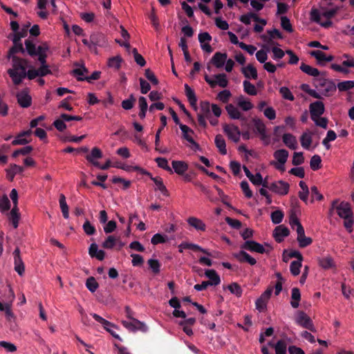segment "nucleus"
Instances as JSON below:
<instances>
[{"instance_id":"1","label":"nucleus","mask_w":354,"mask_h":354,"mask_svg":"<svg viewBox=\"0 0 354 354\" xmlns=\"http://www.w3.org/2000/svg\"><path fill=\"white\" fill-rule=\"evenodd\" d=\"M12 62V68L8 70V73L11 77L15 85H19L22 80L26 77L27 61L17 56L10 57Z\"/></svg>"},{"instance_id":"2","label":"nucleus","mask_w":354,"mask_h":354,"mask_svg":"<svg viewBox=\"0 0 354 354\" xmlns=\"http://www.w3.org/2000/svg\"><path fill=\"white\" fill-rule=\"evenodd\" d=\"M332 209H335L337 215L341 218L353 217L351 205L348 202L342 201L339 203L338 200H334L332 202Z\"/></svg>"},{"instance_id":"3","label":"nucleus","mask_w":354,"mask_h":354,"mask_svg":"<svg viewBox=\"0 0 354 354\" xmlns=\"http://www.w3.org/2000/svg\"><path fill=\"white\" fill-rule=\"evenodd\" d=\"M132 169L134 171H139L140 174L143 175L149 176L150 179L153 180L155 185H156V189H158L164 196H168L169 195V192L165 185H164L162 179L160 177H153L150 172L138 166H136Z\"/></svg>"},{"instance_id":"4","label":"nucleus","mask_w":354,"mask_h":354,"mask_svg":"<svg viewBox=\"0 0 354 354\" xmlns=\"http://www.w3.org/2000/svg\"><path fill=\"white\" fill-rule=\"evenodd\" d=\"M215 80L212 79L208 75L205 74L204 79L211 88H215L218 85L221 88H225L228 85L227 75L225 73H219L214 75Z\"/></svg>"},{"instance_id":"5","label":"nucleus","mask_w":354,"mask_h":354,"mask_svg":"<svg viewBox=\"0 0 354 354\" xmlns=\"http://www.w3.org/2000/svg\"><path fill=\"white\" fill-rule=\"evenodd\" d=\"M223 131L228 138L234 142H238L240 140L241 131L239 127L234 124H224Z\"/></svg>"},{"instance_id":"6","label":"nucleus","mask_w":354,"mask_h":354,"mask_svg":"<svg viewBox=\"0 0 354 354\" xmlns=\"http://www.w3.org/2000/svg\"><path fill=\"white\" fill-rule=\"evenodd\" d=\"M272 292V288H269L261 294L259 298L257 299L255 302L256 308L259 312H263L266 309L267 303L270 298Z\"/></svg>"},{"instance_id":"7","label":"nucleus","mask_w":354,"mask_h":354,"mask_svg":"<svg viewBox=\"0 0 354 354\" xmlns=\"http://www.w3.org/2000/svg\"><path fill=\"white\" fill-rule=\"evenodd\" d=\"M241 248L250 252H255L259 254L269 253V250H266L263 245L254 241H246L242 245Z\"/></svg>"},{"instance_id":"8","label":"nucleus","mask_w":354,"mask_h":354,"mask_svg":"<svg viewBox=\"0 0 354 354\" xmlns=\"http://www.w3.org/2000/svg\"><path fill=\"white\" fill-rule=\"evenodd\" d=\"M296 322L299 325L306 329H308L310 331L315 330L311 319L303 311H299L298 313Z\"/></svg>"},{"instance_id":"9","label":"nucleus","mask_w":354,"mask_h":354,"mask_svg":"<svg viewBox=\"0 0 354 354\" xmlns=\"http://www.w3.org/2000/svg\"><path fill=\"white\" fill-rule=\"evenodd\" d=\"M309 111L311 120L320 117L324 113V104L322 101L314 102L310 104Z\"/></svg>"},{"instance_id":"10","label":"nucleus","mask_w":354,"mask_h":354,"mask_svg":"<svg viewBox=\"0 0 354 354\" xmlns=\"http://www.w3.org/2000/svg\"><path fill=\"white\" fill-rule=\"evenodd\" d=\"M12 254L14 257L15 270L19 275L22 276L24 274L25 266L20 255L19 248H16Z\"/></svg>"},{"instance_id":"11","label":"nucleus","mask_w":354,"mask_h":354,"mask_svg":"<svg viewBox=\"0 0 354 354\" xmlns=\"http://www.w3.org/2000/svg\"><path fill=\"white\" fill-rule=\"evenodd\" d=\"M289 188V184L283 180L270 184V190L280 195H286L288 193Z\"/></svg>"},{"instance_id":"12","label":"nucleus","mask_w":354,"mask_h":354,"mask_svg":"<svg viewBox=\"0 0 354 354\" xmlns=\"http://www.w3.org/2000/svg\"><path fill=\"white\" fill-rule=\"evenodd\" d=\"M16 97L18 104L22 108H28L32 104V97L26 90L17 93Z\"/></svg>"},{"instance_id":"13","label":"nucleus","mask_w":354,"mask_h":354,"mask_svg":"<svg viewBox=\"0 0 354 354\" xmlns=\"http://www.w3.org/2000/svg\"><path fill=\"white\" fill-rule=\"evenodd\" d=\"M289 234V229L283 225L277 226L273 232L274 238L277 243L282 242L283 239L288 236Z\"/></svg>"},{"instance_id":"14","label":"nucleus","mask_w":354,"mask_h":354,"mask_svg":"<svg viewBox=\"0 0 354 354\" xmlns=\"http://www.w3.org/2000/svg\"><path fill=\"white\" fill-rule=\"evenodd\" d=\"M297 240L300 248H306L313 243V239L310 237L306 236L303 226H300L299 229H297Z\"/></svg>"},{"instance_id":"15","label":"nucleus","mask_w":354,"mask_h":354,"mask_svg":"<svg viewBox=\"0 0 354 354\" xmlns=\"http://www.w3.org/2000/svg\"><path fill=\"white\" fill-rule=\"evenodd\" d=\"M102 151L97 147H93L91 153L86 156V159L93 166H98L99 162H97V160L102 158Z\"/></svg>"},{"instance_id":"16","label":"nucleus","mask_w":354,"mask_h":354,"mask_svg":"<svg viewBox=\"0 0 354 354\" xmlns=\"http://www.w3.org/2000/svg\"><path fill=\"white\" fill-rule=\"evenodd\" d=\"M234 257L241 263H248L251 266L257 263L256 259L243 250L234 254Z\"/></svg>"},{"instance_id":"17","label":"nucleus","mask_w":354,"mask_h":354,"mask_svg":"<svg viewBox=\"0 0 354 354\" xmlns=\"http://www.w3.org/2000/svg\"><path fill=\"white\" fill-rule=\"evenodd\" d=\"M227 55L225 53L216 52L212 57L210 62L216 68H222L227 59Z\"/></svg>"},{"instance_id":"18","label":"nucleus","mask_w":354,"mask_h":354,"mask_svg":"<svg viewBox=\"0 0 354 354\" xmlns=\"http://www.w3.org/2000/svg\"><path fill=\"white\" fill-rule=\"evenodd\" d=\"M310 55L317 60L320 65H324V62H331L334 59L333 55L327 56L324 52L319 50L312 51Z\"/></svg>"},{"instance_id":"19","label":"nucleus","mask_w":354,"mask_h":354,"mask_svg":"<svg viewBox=\"0 0 354 354\" xmlns=\"http://www.w3.org/2000/svg\"><path fill=\"white\" fill-rule=\"evenodd\" d=\"M254 128L257 133L261 136L262 140H266L268 139V136L266 134V127L265 124L260 119H253Z\"/></svg>"},{"instance_id":"20","label":"nucleus","mask_w":354,"mask_h":354,"mask_svg":"<svg viewBox=\"0 0 354 354\" xmlns=\"http://www.w3.org/2000/svg\"><path fill=\"white\" fill-rule=\"evenodd\" d=\"M91 44L93 46H104L106 44V38L101 32H93L90 36Z\"/></svg>"},{"instance_id":"21","label":"nucleus","mask_w":354,"mask_h":354,"mask_svg":"<svg viewBox=\"0 0 354 354\" xmlns=\"http://www.w3.org/2000/svg\"><path fill=\"white\" fill-rule=\"evenodd\" d=\"M187 221L190 226H192L198 231L204 232L206 230V225L205 224V223L202 220L196 217H189Z\"/></svg>"},{"instance_id":"22","label":"nucleus","mask_w":354,"mask_h":354,"mask_svg":"<svg viewBox=\"0 0 354 354\" xmlns=\"http://www.w3.org/2000/svg\"><path fill=\"white\" fill-rule=\"evenodd\" d=\"M283 143L290 149H297L298 147L296 137L291 133H284L283 136Z\"/></svg>"},{"instance_id":"23","label":"nucleus","mask_w":354,"mask_h":354,"mask_svg":"<svg viewBox=\"0 0 354 354\" xmlns=\"http://www.w3.org/2000/svg\"><path fill=\"white\" fill-rule=\"evenodd\" d=\"M171 165L174 171L178 175H183L188 169V165L184 161L173 160Z\"/></svg>"},{"instance_id":"24","label":"nucleus","mask_w":354,"mask_h":354,"mask_svg":"<svg viewBox=\"0 0 354 354\" xmlns=\"http://www.w3.org/2000/svg\"><path fill=\"white\" fill-rule=\"evenodd\" d=\"M241 72L248 79L252 78L253 80H257L258 78L257 71L252 64H248L247 66L243 67L241 68Z\"/></svg>"},{"instance_id":"25","label":"nucleus","mask_w":354,"mask_h":354,"mask_svg":"<svg viewBox=\"0 0 354 354\" xmlns=\"http://www.w3.org/2000/svg\"><path fill=\"white\" fill-rule=\"evenodd\" d=\"M24 44L26 46L25 52L26 51L30 57H35L37 55V53H39V46L37 47L33 41L30 39H26Z\"/></svg>"},{"instance_id":"26","label":"nucleus","mask_w":354,"mask_h":354,"mask_svg":"<svg viewBox=\"0 0 354 354\" xmlns=\"http://www.w3.org/2000/svg\"><path fill=\"white\" fill-rule=\"evenodd\" d=\"M185 91L190 105L196 109L197 97L194 90L188 84H185Z\"/></svg>"},{"instance_id":"27","label":"nucleus","mask_w":354,"mask_h":354,"mask_svg":"<svg viewBox=\"0 0 354 354\" xmlns=\"http://www.w3.org/2000/svg\"><path fill=\"white\" fill-rule=\"evenodd\" d=\"M205 276L209 279L208 281L211 286H217L221 283V278L214 270H206Z\"/></svg>"},{"instance_id":"28","label":"nucleus","mask_w":354,"mask_h":354,"mask_svg":"<svg viewBox=\"0 0 354 354\" xmlns=\"http://www.w3.org/2000/svg\"><path fill=\"white\" fill-rule=\"evenodd\" d=\"M18 53H21L22 54L25 53V48H24L21 42H17L16 44H13L8 51L7 58L10 59V57L16 56L15 54Z\"/></svg>"},{"instance_id":"29","label":"nucleus","mask_w":354,"mask_h":354,"mask_svg":"<svg viewBox=\"0 0 354 354\" xmlns=\"http://www.w3.org/2000/svg\"><path fill=\"white\" fill-rule=\"evenodd\" d=\"M215 145L216 147L218 149L219 152L222 155H225L227 153V149H226V144L225 140L223 138V136L221 134H218L215 137Z\"/></svg>"},{"instance_id":"30","label":"nucleus","mask_w":354,"mask_h":354,"mask_svg":"<svg viewBox=\"0 0 354 354\" xmlns=\"http://www.w3.org/2000/svg\"><path fill=\"white\" fill-rule=\"evenodd\" d=\"M291 298L292 301H290L291 306L293 308H298L299 305V301L301 299V293L300 290L298 288H293L291 290Z\"/></svg>"},{"instance_id":"31","label":"nucleus","mask_w":354,"mask_h":354,"mask_svg":"<svg viewBox=\"0 0 354 354\" xmlns=\"http://www.w3.org/2000/svg\"><path fill=\"white\" fill-rule=\"evenodd\" d=\"M300 70L307 75L313 77H318L320 74V72L317 68H313L309 65L306 64L305 63H301L300 66Z\"/></svg>"},{"instance_id":"32","label":"nucleus","mask_w":354,"mask_h":354,"mask_svg":"<svg viewBox=\"0 0 354 354\" xmlns=\"http://www.w3.org/2000/svg\"><path fill=\"white\" fill-rule=\"evenodd\" d=\"M274 157L279 163L285 165L288 157V151L286 149H278L274 151Z\"/></svg>"},{"instance_id":"33","label":"nucleus","mask_w":354,"mask_h":354,"mask_svg":"<svg viewBox=\"0 0 354 354\" xmlns=\"http://www.w3.org/2000/svg\"><path fill=\"white\" fill-rule=\"evenodd\" d=\"M48 50V46L46 44L39 46V52L37 53L38 60L41 65H46V51Z\"/></svg>"},{"instance_id":"34","label":"nucleus","mask_w":354,"mask_h":354,"mask_svg":"<svg viewBox=\"0 0 354 354\" xmlns=\"http://www.w3.org/2000/svg\"><path fill=\"white\" fill-rule=\"evenodd\" d=\"M179 127L182 131L183 138L185 139L189 143L194 142V139L190 135L194 133V131L189 127L183 124H179Z\"/></svg>"},{"instance_id":"35","label":"nucleus","mask_w":354,"mask_h":354,"mask_svg":"<svg viewBox=\"0 0 354 354\" xmlns=\"http://www.w3.org/2000/svg\"><path fill=\"white\" fill-rule=\"evenodd\" d=\"M225 109L231 119L237 120L242 115L239 109L232 104H227L225 107Z\"/></svg>"},{"instance_id":"36","label":"nucleus","mask_w":354,"mask_h":354,"mask_svg":"<svg viewBox=\"0 0 354 354\" xmlns=\"http://www.w3.org/2000/svg\"><path fill=\"white\" fill-rule=\"evenodd\" d=\"M160 122H161V126L159 127V129L156 131V136H155L156 150H158V145L160 144V133H162V129L167 125V117L165 115H162L160 116Z\"/></svg>"},{"instance_id":"37","label":"nucleus","mask_w":354,"mask_h":354,"mask_svg":"<svg viewBox=\"0 0 354 354\" xmlns=\"http://www.w3.org/2000/svg\"><path fill=\"white\" fill-rule=\"evenodd\" d=\"M300 142L302 147L309 149L312 143V133L304 132L300 137Z\"/></svg>"},{"instance_id":"38","label":"nucleus","mask_w":354,"mask_h":354,"mask_svg":"<svg viewBox=\"0 0 354 354\" xmlns=\"http://www.w3.org/2000/svg\"><path fill=\"white\" fill-rule=\"evenodd\" d=\"M59 202L64 218H68L69 217L68 206L66 201V197L63 194L59 195Z\"/></svg>"},{"instance_id":"39","label":"nucleus","mask_w":354,"mask_h":354,"mask_svg":"<svg viewBox=\"0 0 354 354\" xmlns=\"http://www.w3.org/2000/svg\"><path fill=\"white\" fill-rule=\"evenodd\" d=\"M182 246L183 248H186L188 250H192L194 251H199V252H201L208 256H211L210 252H209L207 250L202 248L200 245H198L197 244L188 243V242H183Z\"/></svg>"},{"instance_id":"40","label":"nucleus","mask_w":354,"mask_h":354,"mask_svg":"<svg viewBox=\"0 0 354 354\" xmlns=\"http://www.w3.org/2000/svg\"><path fill=\"white\" fill-rule=\"evenodd\" d=\"M269 345L274 347L276 354H286L287 345L284 340H279L275 345L270 342Z\"/></svg>"},{"instance_id":"41","label":"nucleus","mask_w":354,"mask_h":354,"mask_svg":"<svg viewBox=\"0 0 354 354\" xmlns=\"http://www.w3.org/2000/svg\"><path fill=\"white\" fill-rule=\"evenodd\" d=\"M319 265L324 269H329L335 266L333 258L329 256L320 259Z\"/></svg>"},{"instance_id":"42","label":"nucleus","mask_w":354,"mask_h":354,"mask_svg":"<svg viewBox=\"0 0 354 354\" xmlns=\"http://www.w3.org/2000/svg\"><path fill=\"white\" fill-rule=\"evenodd\" d=\"M268 34L270 35V37H268L266 35H262V37H261L262 39H263V41H267V42L270 41L272 38H276V37L279 38V39L282 38V35H281V32L277 28H274L272 30H268Z\"/></svg>"},{"instance_id":"43","label":"nucleus","mask_w":354,"mask_h":354,"mask_svg":"<svg viewBox=\"0 0 354 354\" xmlns=\"http://www.w3.org/2000/svg\"><path fill=\"white\" fill-rule=\"evenodd\" d=\"M86 287L91 292H95L99 287V284L93 277H88L86 281Z\"/></svg>"},{"instance_id":"44","label":"nucleus","mask_w":354,"mask_h":354,"mask_svg":"<svg viewBox=\"0 0 354 354\" xmlns=\"http://www.w3.org/2000/svg\"><path fill=\"white\" fill-rule=\"evenodd\" d=\"M227 288L230 290V292L235 295L237 297H240L242 295L243 290L240 285H239L236 282H233L227 286Z\"/></svg>"},{"instance_id":"45","label":"nucleus","mask_w":354,"mask_h":354,"mask_svg":"<svg viewBox=\"0 0 354 354\" xmlns=\"http://www.w3.org/2000/svg\"><path fill=\"white\" fill-rule=\"evenodd\" d=\"M136 101V100L133 94H131L128 99L124 100L122 102L121 106L124 110H130L133 107Z\"/></svg>"},{"instance_id":"46","label":"nucleus","mask_w":354,"mask_h":354,"mask_svg":"<svg viewBox=\"0 0 354 354\" xmlns=\"http://www.w3.org/2000/svg\"><path fill=\"white\" fill-rule=\"evenodd\" d=\"M155 161L159 167L169 171L170 174L173 173V170L169 166L168 161L165 158L158 157L155 159Z\"/></svg>"},{"instance_id":"47","label":"nucleus","mask_w":354,"mask_h":354,"mask_svg":"<svg viewBox=\"0 0 354 354\" xmlns=\"http://www.w3.org/2000/svg\"><path fill=\"white\" fill-rule=\"evenodd\" d=\"M310 168L313 171H317L322 167V159L319 155H314L310 161Z\"/></svg>"},{"instance_id":"48","label":"nucleus","mask_w":354,"mask_h":354,"mask_svg":"<svg viewBox=\"0 0 354 354\" xmlns=\"http://www.w3.org/2000/svg\"><path fill=\"white\" fill-rule=\"evenodd\" d=\"M284 214L281 210L277 209L271 213V220L274 224H279L282 222Z\"/></svg>"},{"instance_id":"49","label":"nucleus","mask_w":354,"mask_h":354,"mask_svg":"<svg viewBox=\"0 0 354 354\" xmlns=\"http://www.w3.org/2000/svg\"><path fill=\"white\" fill-rule=\"evenodd\" d=\"M243 90L244 91L250 95H256L257 93V89L254 84L248 80L243 81Z\"/></svg>"},{"instance_id":"50","label":"nucleus","mask_w":354,"mask_h":354,"mask_svg":"<svg viewBox=\"0 0 354 354\" xmlns=\"http://www.w3.org/2000/svg\"><path fill=\"white\" fill-rule=\"evenodd\" d=\"M339 91H346L354 88V81L347 80L341 82L337 85Z\"/></svg>"},{"instance_id":"51","label":"nucleus","mask_w":354,"mask_h":354,"mask_svg":"<svg viewBox=\"0 0 354 354\" xmlns=\"http://www.w3.org/2000/svg\"><path fill=\"white\" fill-rule=\"evenodd\" d=\"M252 19L254 21L258 19V15L254 12H250L245 15H241L240 17V21L245 25H250Z\"/></svg>"},{"instance_id":"52","label":"nucleus","mask_w":354,"mask_h":354,"mask_svg":"<svg viewBox=\"0 0 354 354\" xmlns=\"http://www.w3.org/2000/svg\"><path fill=\"white\" fill-rule=\"evenodd\" d=\"M199 113H202L205 115L207 119H209L211 117L210 113V104L207 101H202L201 102V112Z\"/></svg>"},{"instance_id":"53","label":"nucleus","mask_w":354,"mask_h":354,"mask_svg":"<svg viewBox=\"0 0 354 354\" xmlns=\"http://www.w3.org/2000/svg\"><path fill=\"white\" fill-rule=\"evenodd\" d=\"M337 87V86L335 85L333 81L330 80L324 87V95L326 96L330 95L331 94L336 91Z\"/></svg>"},{"instance_id":"54","label":"nucleus","mask_w":354,"mask_h":354,"mask_svg":"<svg viewBox=\"0 0 354 354\" xmlns=\"http://www.w3.org/2000/svg\"><path fill=\"white\" fill-rule=\"evenodd\" d=\"M281 28L288 32H292L293 28L290 24L289 19L286 16L281 17Z\"/></svg>"},{"instance_id":"55","label":"nucleus","mask_w":354,"mask_h":354,"mask_svg":"<svg viewBox=\"0 0 354 354\" xmlns=\"http://www.w3.org/2000/svg\"><path fill=\"white\" fill-rule=\"evenodd\" d=\"M302 261H292L290 266V270L293 276H297L300 273V268H301Z\"/></svg>"},{"instance_id":"56","label":"nucleus","mask_w":354,"mask_h":354,"mask_svg":"<svg viewBox=\"0 0 354 354\" xmlns=\"http://www.w3.org/2000/svg\"><path fill=\"white\" fill-rule=\"evenodd\" d=\"M101 72L100 71H94L90 76L87 77H77V80L78 81H86L88 82H91L92 80H99L100 77Z\"/></svg>"},{"instance_id":"57","label":"nucleus","mask_w":354,"mask_h":354,"mask_svg":"<svg viewBox=\"0 0 354 354\" xmlns=\"http://www.w3.org/2000/svg\"><path fill=\"white\" fill-rule=\"evenodd\" d=\"M279 93L282 95V97L288 100L293 101L295 100V97L290 91L288 87L282 86L279 89Z\"/></svg>"},{"instance_id":"58","label":"nucleus","mask_w":354,"mask_h":354,"mask_svg":"<svg viewBox=\"0 0 354 354\" xmlns=\"http://www.w3.org/2000/svg\"><path fill=\"white\" fill-rule=\"evenodd\" d=\"M289 223L292 228H294L295 226H297V229H299L300 226H302L299 219L297 218L295 212L293 210H291L290 214Z\"/></svg>"},{"instance_id":"59","label":"nucleus","mask_w":354,"mask_h":354,"mask_svg":"<svg viewBox=\"0 0 354 354\" xmlns=\"http://www.w3.org/2000/svg\"><path fill=\"white\" fill-rule=\"evenodd\" d=\"M117 239H115L113 236H109L103 242L102 246L104 249H112Z\"/></svg>"},{"instance_id":"60","label":"nucleus","mask_w":354,"mask_h":354,"mask_svg":"<svg viewBox=\"0 0 354 354\" xmlns=\"http://www.w3.org/2000/svg\"><path fill=\"white\" fill-rule=\"evenodd\" d=\"M167 241V236L157 233L153 236V237L151 238V242L153 245H157L159 243H166Z\"/></svg>"},{"instance_id":"61","label":"nucleus","mask_w":354,"mask_h":354,"mask_svg":"<svg viewBox=\"0 0 354 354\" xmlns=\"http://www.w3.org/2000/svg\"><path fill=\"white\" fill-rule=\"evenodd\" d=\"M240 186L246 198H250L252 197V192L250 189L249 184L246 180H243L241 183Z\"/></svg>"},{"instance_id":"62","label":"nucleus","mask_w":354,"mask_h":354,"mask_svg":"<svg viewBox=\"0 0 354 354\" xmlns=\"http://www.w3.org/2000/svg\"><path fill=\"white\" fill-rule=\"evenodd\" d=\"M121 62L122 58L120 56L113 57L109 59L108 66L118 69L120 67Z\"/></svg>"},{"instance_id":"63","label":"nucleus","mask_w":354,"mask_h":354,"mask_svg":"<svg viewBox=\"0 0 354 354\" xmlns=\"http://www.w3.org/2000/svg\"><path fill=\"white\" fill-rule=\"evenodd\" d=\"M304 162V158L302 152H295L293 154V158L292 160V163L295 166H298L303 164Z\"/></svg>"},{"instance_id":"64","label":"nucleus","mask_w":354,"mask_h":354,"mask_svg":"<svg viewBox=\"0 0 354 354\" xmlns=\"http://www.w3.org/2000/svg\"><path fill=\"white\" fill-rule=\"evenodd\" d=\"M83 230L87 235H93L96 232L95 227L88 220L83 224Z\"/></svg>"}]
</instances>
